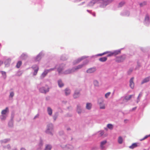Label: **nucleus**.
<instances>
[{"label":"nucleus","instance_id":"obj_1","mask_svg":"<svg viewBox=\"0 0 150 150\" xmlns=\"http://www.w3.org/2000/svg\"><path fill=\"white\" fill-rule=\"evenodd\" d=\"M88 63V62H87L86 63L83 64L79 65L78 66L76 67L73 68L71 70H67L66 71V72L65 73L66 74H69L70 73H71L73 72H74L77 70L81 69L85 65L87 64Z\"/></svg>","mask_w":150,"mask_h":150},{"label":"nucleus","instance_id":"obj_2","mask_svg":"<svg viewBox=\"0 0 150 150\" xmlns=\"http://www.w3.org/2000/svg\"><path fill=\"white\" fill-rule=\"evenodd\" d=\"M114 1V0H102V5L100 6L101 7H104L107 5L111 3Z\"/></svg>","mask_w":150,"mask_h":150},{"label":"nucleus","instance_id":"obj_3","mask_svg":"<svg viewBox=\"0 0 150 150\" xmlns=\"http://www.w3.org/2000/svg\"><path fill=\"white\" fill-rule=\"evenodd\" d=\"M49 91V88L48 86L45 87H42L40 89V91L42 93H46Z\"/></svg>","mask_w":150,"mask_h":150},{"label":"nucleus","instance_id":"obj_4","mask_svg":"<svg viewBox=\"0 0 150 150\" xmlns=\"http://www.w3.org/2000/svg\"><path fill=\"white\" fill-rule=\"evenodd\" d=\"M96 70V67H93L88 69L86 71V72L88 73H94Z\"/></svg>","mask_w":150,"mask_h":150},{"label":"nucleus","instance_id":"obj_5","mask_svg":"<svg viewBox=\"0 0 150 150\" xmlns=\"http://www.w3.org/2000/svg\"><path fill=\"white\" fill-rule=\"evenodd\" d=\"M80 95L79 91L78 90H76L73 95L74 98H76L79 97Z\"/></svg>","mask_w":150,"mask_h":150},{"label":"nucleus","instance_id":"obj_6","mask_svg":"<svg viewBox=\"0 0 150 150\" xmlns=\"http://www.w3.org/2000/svg\"><path fill=\"white\" fill-rule=\"evenodd\" d=\"M100 100L102 103L103 102V99H100L99 100ZM98 103L100 105V108L101 109H104L105 108V105L103 104L101 102H99V101H98Z\"/></svg>","mask_w":150,"mask_h":150},{"label":"nucleus","instance_id":"obj_7","mask_svg":"<svg viewBox=\"0 0 150 150\" xmlns=\"http://www.w3.org/2000/svg\"><path fill=\"white\" fill-rule=\"evenodd\" d=\"M54 70L53 69H50L48 70H46L42 74L41 77L42 78L44 77L48 73V72L50 70Z\"/></svg>","mask_w":150,"mask_h":150},{"label":"nucleus","instance_id":"obj_8","mask_svg":"<svg viewBox=\"0 0 150 150\" xmlns=\"http://www.w3.org/2000/svg\"><path fill=\"white\" fill-rule=\"evenodd\" d=\"M100 1H102V0H92L90 3V5L91 6H93Z\"/></svg>","mask_w":150,"mask_h":150},{"label":"nucleus","instance_id":"obj_9","mask_svg":"<svg viewBox=\"0 0 150 150\" xmlns=\"http://www.w3.org/2000/svg\"><path fill=\"white\" fill-rule=\"evenodd\" d=\"M125 59V57L122 56L117 57L116 58V61L118 62H121L123 61Z\"/></svg>","mask_w":150,"mask_h":150},{"label":"nucleus","instance_id":"obj_10","mask_svg":"<svg viewBox=\"0 0 150 150\" xmlns=\"http://www.w3.org/2000/svg\"><path fill=\"white\" fill-rule=\"evenodd\" d=\"M134 79V78L132 77L131 79L130 80V86L132 88H133L134 86V83L133 82Z\"/></svg>","mask_w":150,"mask_h":150},{"label":"nucleus","instance_id":"obj_11","mask_svg":"<svg viewBox=\"0 0 150 150\" xmlns=\"http://www.w3.org/2000/svg\"><path fill=\"white\" fill-rule=\"evenodd\" d=\"M150 79V76H149L144 78L142 81L141 84H143L144 83L149 81Z\"/></svg>","mask_w":150,"mask_h":150},{"label":"nucleus","instance_id":"obj_12","mask_svg":"<svg viewBox=\"0 0 150 150\" xmlns=\"http://www.w3.org/2000/svg\"><path fill=\"white\" fill-rule=\"evenodd\" d=\"M107 141L106 140H104L100 143V147L102 149H104L105 146L104 145L106 143Z\"/></svg>","mask_w":150,"mask_h":150},{"label":"nucleus","instance_id":"obj_13","mask_svg":"<svg viewBox=\"0 0 150 150\" xmlns=\"http://www.w3.org/2000/svg\"><path fill=\"white\" fill-rule=\"evenodd\" d=\"M138 143H133L131 146H129V148L131 149H133L138 146Z\"/></svg>","mask_w":150,"mask_h":150},{"label":"nucleus","instance_id":"obj_14","mask_svg":"<svg viewBox=\"0 0 150 150\" xmlns=\"http://www.w3.org/2000/svg\"><path fill=\"white\" fill-rule=\"evenodd\" d=\"M134 95H130L129 96H126L125 97V99L127 101H128L132 97L134 96Z\"/></svg>","mask_w":150,"mask_h":150},{"label":"nucleus","instance_id":"obj_15","mask_svg":"<svg viewBox=\"0 0 150 150\" xmlns=\"http://www.w3.org/2000/svg\"><path fill=\"white\" fill-rule=\"evenodd\" d=\"M8 112V108L6 107L5 109L2 110L1 114L2 115H5Z\"/></svg>","mask_w":150,"mask_h":150},{"label":"nucleus","instance_id":"obj_16","mask_svg":"<svg viewBox=\"0 0 150 150\" xmlns=\"http://www.w3.org/2000/svg\"><path fill=\"white\" fill-rule=\"evenodd\" d=\"M107 59V58L106 57H101L99 59V60L101 62H105Z\"/></svg>","mask_w":150,"mask_h":150},{"label":"nucleus","instance_id":"obj_17","mask_svg":"<svg viewBox=\"0 0 150 150\" xmlns=\"http://www.w3.org/2000/svg\"><path fill=\"white\" fill-rule=\"evenodd\" d=\"M70 90L68 88H66L65 90V93L66 96H67L70 93Z\"/></svg>","mask_w":150,"mask_h":150},{"label":"nucleus","instance_id":"obj_18","mask_svg":"<svg viewBox=\"0 0 150 150\" xmlns=\"http://www.w3.org/2000/svg\"><path fill=\"white\" fill-rule=\"evenodd\" d=\"M120 51L117 50L113 52V55H116L120 53Z\"/></svg>","mask_w":150,"mask_h":150},{"label":"nucleus","instance_id":"obj_19","mask_svg":"<svg viewBox=\"0 0 150 150\" xmlns=\"http://www.w3.org/2000/svg\"><path fill=\"white\" fill-rule=\"evenodd\" d=\"M91 106L92 105L91 103H88L86 104V108L88 109L89 110L91 109Z\"/></svg>","mask_w":150,"mask_h":150},{"label":"nucleus","instance_id":"obj_20","mask_svg":"<svg viewBox=\"0 0 150 150\" xmlns=\"http://www.w3.org/2000/svg\"><path fill=\"white\" fill-rule=\"evenodd\" d=\"M118 142L120 144H121L123 142V139L122 137H118Z\"/></svg>","mask_w":150,"mask_h":150},{"label":"nucleus","instance_id":"obj_21","mask_svg":"<svg viewBox=\"0 0 150 150\" xmlns=\"http://www.w3.org/2000/svg\"><path fill=\"white\" fill-rule=\"evenodd\" d=\"M58 84L59 87H61L63 86L64 84L62 82V81L60 80H59L58 81Z\"/></svg>","mask_w":150,"mask_h":150},{"label":"nucleus","instance_id":"obj_22","mask_svg":"<svg viewBox=\"0 0 150 150\" xmlns=\"http://www.w3.org/2000/svg\"><path fill=\"white\" fill-rule=\"evenodd\" d=\"M47 112L49 115H51L52 114V110L50 108H48Z\"/></svg>","mask_w":150,"mask_h":150},{"label":"nucleus","instance_id":"obj_23","mask_svg":"<svg viewBox=\"0 0 150 150\" xmlns=\"http://www.w3.org/2000/svg\"><path fill=\"white\" fill-rule=\"evenodd\" d=\"M22 62L21 61H18V63H17L16 67L17 68H19L21 65L22 64Z\"/></svg>","mask_w":150,"mask_h":150},{"label":"nucleus","instance_id":"obj_24","mask_svg":"<svg viewBox=\"0 0 150 150\" xmlns=\"http://www.w3.org/2000/svg\"><path fill=\"white\" fill-rule=\"evenodd\" d=\"M125 4V2L124 1H122L118 5V7H120L123 6Z\"/></svg>","mask_w":150,"mask_h":150},{"label":"nucleus","instance_id":"obj_25","mask_svg":"<svg viewBox=\"0 0 150 150\" xmlns=\"http://www.w3.org/2000/svg\"><path fill=\"white\" fill-rule=\"evenodd\" d=\"M108 52L107 54H108L107 55L108 57H110L112 56H113V52Z\"/></svg>","mask_w":150,"mask_h":150},{"label":"nucleus","instance_id":"obj_26","mask_svg":"<svg viewBox=\"0 0 150 150\" xmlns=\"http://www.w3.org/2000/svg\"><path fill=\"white\" fill-rule=\"evenodd\" d=\"M107 127L110 129H112L113 128V126L111 124H108L107 125Z\"/></svg>","mask_w":150,"mask_h":150},{"label":"nucleus","instance_id":"obj_27","mask_svg":"<svg viewBox=\"0 0 150 150\" xmlns=\"http://www.w3.org/2000/svg\"><path fill=\"white\" fill-rule=\"evenodd\" d=\"M147 4V2L146 1H144L142 3L139 4V5L141 6H144L146 5Z\"/></svg>","mask_w":150,"mask_h":150},{"label":"nucleus","instance_id":"obj_28","mask_svg":"<svg viewBox=\"0 0 150 150\" xmlns=\"http://www.w3.org/2000/svg\"><path fill=\"white\" fill-rule=\"evenodd\" d=\"M38 69H39L38 67V66H36V69L34 70V75H35L37 74Z\"/></svg>","mask_w":150,"mask_h":150},{"label":"nucleus","instance_id":"obj_29","mask_svg":"<svg viewBox=\"0 0 150 150\" xmlns=\"http://www.w3.org/2000/svg\"><path fill=\"white\" fill-rule=\"evenodd\" d=\"M52 147L50 145H47L45 149V150H50L51 149Z\"/></svg>","mask_w":150,"mask_h":150},{"label":"nucleus","instance_id":"obj_30","mask_svg":"<svg viewBox=\"0 0 150 150\" xmlns=\"http://www.w3.org/2000/svg\"><path fill=\"white\" fill-rule=\"evenodd\" d=\"M150 137V134L149 135H146L143 138L141 139H140V141H142L143 140H145V139L147 138L148 137Z\"/></svg>","mask_w":150,"mask_h":150},{"label":"nucleus","instance_id":"obj_31","mask_svg":"<svg viewBox=\"0 0 150 150\" xmlns=\"http://www.w3.org/2000/svg\"><path fill=\"white\" fill-rule=\"evenodd\" d=\"M27 57V56L25 54H22L21 56V58L23 59H24Z\"/></svg>","mask_w":150,"mask_h":150},{"label":"nucleus","instance_id":"obj_32","mask_svg":"<svg viewBox=\"0 0 150 150\" xmlns=\"http://www.w3.org/2000/svg\"><path fill=\"white\" fill-rule=\"evenodd\" d=\"M94 84L96 86H99L98 82L96 80H95L94 81Z\"/></svg>","mask_w":150,"mask_h":150},{"label":"nucleus","instance_id":"obj_33","mask_svg":"<svg viewBox=\"0 0 150 150\" xmlns=\"http://www.w3.org/2000/svg\"><path fill=\"white\" fill-rule=\"evenodd\" d=\"M80 107L79 106H77V111L78 113L80 114L81 112V110L80 109Z\"/></svg>","mask_w":150,"mask_h":150},{"label":"nucleus","instance_id":"obj_34","mask_svg":"<svg viewBox=\"0 0 150 150\" xmlns=\"http://www.w3.org/2000/svg\"><path fill=\"white\" fill-rule=\"evenodd\" d=\"M149 16L147 15L146 16L145 18V21H149Z\"/></svg>","mask_w":150,"mask_h":150},{"label":"nucleus","instance_id":"obj_35","mask_svg":"<svg viewBox=\"0 0 150 150\" xmlns=\"http://www.w3.org/2000/svg\"><path fill=\"white\" fill-rule=\"evenodd\" d=\"M111 93L110 92H108L106 93L105 95V97L106 98H107L110 96Z\"/></svg>","mask_w":150,"mask_h":150},{"label":"nucleus","instance_id":"obj_36","mask_svg":"<svg viewBox=\"0 0 150 150\" xmlns=\"http://www.w3.org/2000/svg\"><path fill=\"white\" fill-rule=\"evenodd\" d=\"M1 74H2V75H3V76L4 77V78H6V72L3 71H1Z\"/></svg>","mask_w":150,"mask_h":150},{"label":"nucleus","instance_id":"obj_37","mask_svg":"<svg viewBox=\"0 0 150 150\" xmlns=\"http://www.w3.org/2000/svg\"><path fill=\"white\" fill-rule=\"evenodd\" d=\"M108 53V52H104L103 53H102V54H98V56H102L103 55H104L105 54H107Z\"/></svg>","mask_w":150,"mask_h":150},{"label":"nucleus","instance_id":"obj_38","mask_svg":"<svg viewBox=\"0 0 150 150\" xmlns=\"http://www.w3.org/2000/svg\"><path fill=\"white\" fill-rule=\"evenodd\" d=\"M14 95V94L13 93V92H11L10 93V97L12 98L13 96Z\"/></svg>","mask_w":150,"mask_h":150},{"label":"nucleus","instance_id":"obj_39","mask_svg":"<svg viewBox=\"0 0 150 150\" xmlns=\"http://www.w3.org/2000/svg\"><path fill=\"white\" fill-rule=\"evenodd\" d=\"M133 71V69H130L129 70V71H128V73L129 74H130L131 72H132V71Z\"/></svg>","mask_w":150,"mask_h":150},{"label":"nucleus","instance_id":"obj_40","mask_svg":"<svg viewBox=\"0 0 150 150\" xmlns=\"http://www.w3.org/2000/svg\"><path fill=\"white\" fill-rule=\"evenodd\" d=\"M92 14L93 16H94V17L96 16V14L95 13V12H93V13H92Z\"/></svg>","mask_w":150,"mask_h":150},{"label":"nucleus","instance_id":"obj_41","mask_svg":"<svg viewBox=\"0 0 150 150\" xmlns=\"http://www.w3.org/2000/svg\"><path fill=\"white\" fill-rule=\"evenodd\" d=\"M62 70V69H58V72L59 73H60L61 71Z\"/></svg>","mask_w":150,"mask_h":150},{"label":"nucleus","instance_id":"obj_42","mask_svg":"<svg viewBox=\"0 0 150 150\" xmlns=\"http://www.w3.org/2000/svg\"><path fill=\"white\" fill-rule=\"evenodd\" d=\"M142 95L140 94H139L138 97V99H139V98L140 96H141Z\"/></svg>","mask_w":150,"mask_h":150},{"label":"nucleus","instance_id":"obj_43","mask_svg":"<svg viewBox=\"0 0 150 150\" xmlns=\"http://www.w3.org/2000/svg\"><path fill=\"white\" fill-rule=\"evenodd\" d=\"M3 63V62H2V61H0V66Z\"/></svg>","mask_w":150,"mask_h":150},{"label":"nucleus","instance_id":"obj_44","mask_svg":"<svg viewBox=\"0 0 150 150\" xmlns=\"http://www.w3.org/2000/svg\"><path fill=\"white\" fill-rule=\"evenodd\" d=\"M103 134H104V133H103V132H101L100 133L101 135L102 136Z\"/></svg>","mask_w":150,"mask_h":150},{"label":"nucleus","instance_id":"obj_45","mask_svg":"<svg viewBox=\"0 0 150 150\" xmlns=\"http://www.w3.org/2000/svg\"><path fill=\"white\" fill-rule=\"evenodd\" d=\"M10 148H11V147H10V146H9V145H8V149H10Z\"/></svg>","mask_w":150,"mask_h":150},{"label":"nucleus","instance_id":"obj_46","mask_svg":"<svg viewBox=\"0 0 150 150\" xmlns=\"http://www.w3.org/2000/svg\"><path fill=\"white\" fill-rule=\"evenodd\" d=\"M21 150H26L24 148H22L21 149Z\"/></svg>","mask_w":150,"mask_h":150},{"label":"nucleus","instance_id":"obj_47","mask_svg":"<svg viewBox=\"0 0 150 150\" xmlns=\"http://www.w3.org/2000/svg\"><path fill=\"white\" fill-rule=\"evenodd\" d=\"M136 108H136V107H135V108H133V109H132V110H135V109H136Z\"/></svg>","mask_w":150,"mask_h":150},{"label":"nucleus","instance_id":"obj_48","mask_svg":"<svg viewBox=\"0 0 150 150\" xmlns=\"http://www.w3.org/2000/svg\"><path fill=\"white\" fill-rule=\"evenodd\" d=\"M54 120H55L56 119V117H54Z\"/></svg>","mask_w":150,"mask_h":150},{"label":"nucleus","instance_id":"obj_49","mask_svg":"<svg viewBox=\"0 0 150 150\" xmlns=\"http://www.w3.org/2000/svg\"><path fill=\"white\" fill-rule=\"evenodd\" d=\"M87 11H88V12H89V13H91V11H89V10H87Z\"/></svg>","mask_w":150,"mask_h":150}]
</instances>
